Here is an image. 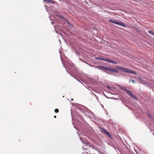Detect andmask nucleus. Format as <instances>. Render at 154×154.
Here are the masks:
<instances>
[{
	"label": "nucleus",
	"mask_w": 154,
	"mask_h": 154,
	"mask_svg": "<svg viewBox=\"0 0 154 154\" xmlns=\"http://www.w3.org/2000/svg\"><path fill=\"white\" fill-rule=\"evenodd\" d=\"M121 70L123 71L124 72L126 73H131L135 75H137V73L136 72L133 71L131 69H128L127 68H125L124 67H122Z\"/></svg>",
	"instance_id": "f257e3e1"
},
{
	"label": "nucleus",
	"mask_w": 154,
	"mask_h": 154,
	"mask_svg": "<svg viewBox=\"0 0 154 154\" xmlns=\"http://www.w3.org/2000/svg\"><path fill=\"white\" fill-rule=\"evenodd\" d=\"M109 21L112 23H114V24H117L118 25L121 26H124V27H125L126 26L125 25V24L124 23H121L120 22H119L118 21H116V20H113L110 19L109 20Z\"/></svg>",
	"instance_id": "f03ea898"
},
{
	"label": "nucleus",
	"mask_w": 154,
	"mask_h": 154,
	"mask_svg": "<svg viewBox=\"0 0 154 154\" xmlns=\"http://www.w3.org/2000/svg\"><path fill=\"white\" fill-rule=\"evenodd\" d=\"M103 60L104 61H107L109 63H112L114 64H117V63L116 61H113L112 60L108 59V58H106L105 59H103Z\"/></svg>",
	"instance_id": "7ed1b4c3"
},
{
	"label": "nucleus",
	"mask_w": 154,
	"mask_h": 154,
	"mask_svg": "<svg viewBox=\"0 0 154 154\" xmlns=\"http://www.w3.org/2000/svg\"><path fill=\"white\" fill-rule=\"evenodd\" d=\"M126 92L127 94L129 95L131 97L133 98H135V97L133 95L131 91L128 90Z\"/></svg>",
	"instance_id": "20e7f679"
},
{
	"label": "nucleus",
	"mask_w": 154,
	"mask_h": 154,
	"mask_svg": "<svg viewBox=\"0 0 154 154\" xmlns=\"http://www.w3.org/2000/svg\"><path fill=\"white\" fill-rule=\"evenodd\" d=\"M109 71H110L111 72H116V73H118V71L116 70V69L112 68H109Z\"/></svg>",
	"instance_id": "39448f33"
},
{
	"label": "nucleus",
	"mask_w": 154,
	"mask_h": 154,
	"mask_svg": "<svg viewBox=\"0 0 154 154\" xmlns=\"http://www.w3.org/2000/svg\"><path fill=\"white\" fill-rule=\"evenodd\" d=\"M44 1L46 2L47 3L53 4L54 3V2L52 0H44Z\"/></svg>",
	"instance_id": "423d86ee"
},
{
	"label": "nucleus",
	"mask_w": 154,
	"mask_h": 154,
	"mask_svg": "<svg viewBox=\"0 0 154 154\" xmlns=\"http://www.w3.org/2000/svg\"><path fill=\"white\" fill-rule=\"evenodd\" d=\"M100 67H101L102 69L107 70H109V68H108L107 67H106L104 66H100Z\"/></svg>",
	"instance_id": "0eeeda50"
},
{
	"label": "nucleus",
	"mask_w": 154,
	"mask_h": 154,
	"mask_svg": "<svg viewBox=\"0 0 154 154\" xmlns=\"http://www.w3.org/2000/svg\"><path fill=\"white\" fill-rule=\"evenodd\" d=\"M100 130L102 132H103L104 133L106 134V133L107 132V131L105 129L102 128H100Z\"/></svg>",
	"instance_id": "6e6552de"
},
{
	"label": "nucleus",
	"mask_w": 154,
	"mask_h": 154,
	"mask_svg": "<svg viewBox=\"0 0 154 154\" xmlns=\"http://www.w3.org/2000/svg\"><path fill=\"white\" fill-rule=\"evenodd\" d=\"M121 89L125 91H126V92L128 90L126 88V87H122L121 86L120 87Z\"/></svg>",
	"instance_id": "1a4fd4ad"
},
{
	"label": "nucleus",
	"mask_w": 154,
	"mask_h": 154,
	"mask_svg": "<svg viewBox=\"0 0 154 154\" xmlns=\"http://www.w3.org/2000/svg\"><path fill=\"white\" fill-rule=\"evenodd\" d=\"M148 33L150 34H151L152 35H153L154 36V32L152 31H148Z\"/></svg>",
	"instance_id": "9d476101"
},
{
	"label": "nucleus",
	"mask_w": 154,
	"mask_h": 154,
	"mask_svg": "<svg viewBox=\"0 0 154 154\" xmlns=\"http://www.w3.org/2000/svg\"><path fill=\"white\" fill-rule=\"evenodd\" d=\"M106 134H107V135H108V136L110 138H111L112 136H111V135L110 134L109 132L107 131V132L106 133Z\"/></svg>",
	"instance_id": "9b49d317"
},
{
	"label": "nucleus",
	"mask_w": 154,
	"mask_h": 154,
	"mask_svg": "<svg viewBox=\"0 0 154 154\" xmlns=\"http://www.w3.org/2000/svg\"><path fill=\"white\" fill-rule=\"evenodd\" d=\"M115 68L118 69H120L121 70L122 67H120L119 66H115Z\"/></svg>",
	"instance_id": "f8f14e48"
},
{
	"label": "nucleus",
	"mask_w": 154,
	"mask_h": 154,
	"mask_svg": "<svg viewBox=\"0 0 154 154\" xmlns=\"http://www.w3.org/2000/svg\"><path fill=\"white\" fill-rule=\"evenodd\" d=\"M54 112H55L56 113H58L59 112V110L58 109H56L55 110H54Z\"/></svg>",
	"instance_id": "ddd939ff"
},
{
	"label": "nucleus",
	"mask_w": 154,
	"mask_h": 154,
	"mask_svg": "<svg viewBox=\"0 0 154 154\" xmlns=\"http://www.w3.org/2000/svg\"><path fill=\"white\" fill-rule=\"evenodd\" d=\"M88 146L90 147H91L92 148H93V146L92 144H89Z\"/></svg>",
	"instance_id": "4468645a"
},
{
	"label": "nucleus",
	"mask_w": 154,
	"mask_h": 154,
	"mask_svg": "<svg viewBox=\"0 0 154 154\" xmlns=\"http://www.w3.org/2000/svg\"><path fill=\"white\" fill-rule=\"evenodd\" d=\"M85 138H83L82 139H81V140L82 141L83 143H84L85 142Z\"/></svg>",
	"instance_id": "2eb2a0df"
},
{
	"label": "nucleus",
	"mask_w": 154,
	"mask_h": 154,
	"mask_svg": "<svg viewBox=\"0 0 154 154\" xmlns=\"http://www.w3.org/2000/svg\"><path fill=\"white\" fill-rule=\"evenodd\" d=\"M130 81H132L133 83H135V82L134 80H133L130 79Z\"/></svg>",
	"instance_id": "dca6fc26"
},
{
	"label": "nucleus",
	"mask_w": 154,
	"mask_h": 154,
	"mask_svg": "<svg viewBox=\"0 0 154 154\" xmlns=\"http://www.w3.org/2000/svg\"><path fill=\"white\" fill-rule=\"evenodd\" d=\"M148 116H149V117L150 118H151L152 116H151V115L150 114H148Z\"/></svg>",
	"instance_id": "f3484780"
},
{
	"label": "nucleus",
	"mask_w": 154,
	"mask_h": 154,
	"mask_svg": "<svg viewBox=\"0 0 154 154\" xmlns=\"http://www.w3.org/2000/svg\"><path fill=\"white\" fill-rule=\"evenodd\" d=\"M107 88L108 89H109L110 88V87H109V86H108L107 87Z\"/></svg>",
	"instance_id": "a211bd4d"
},
{
	"label": "nucleus",
	"mask_w": 154,
	"mask_h": 154,
	"mask_svg": "<svg viewBox=\"0 0 154 154\" xmlns=\"http://www.w3.org/2000/svg\"><path fill=\"white\" fill-rule=\"evenodd\" d=\"M54 118H56V116H54Z\"/></svg>",
	"instance_id": "6ab92c4d"
},
{
	"label": "nucleus",
	"mask_w": 154,
	"mask_h": 154,
	"mask_svg": "<svg viewBox=\"0 0 154 154\" xmlns=\"http://www.w3.org/2000/svg\"><path fill=\"white\" fill-rule=\"evenodd\" d=\"M84 149H87H87H86V148H84Z\"/></svg>",
	"instance_id": "aec40b11"
},
{
	"label": "nucleus",
	"mask_w": 154,
	"mask_h": 154,
	"mask_svg": "<svg viewBox=\"0 0 154 154\" xmlns=\"http://www.w3.org/2000/svg\"><path fill=\"white\" fill-rule=\"evenodd\" d=\"M106 72V73H107L109 74V73L108 72Z\"/></svg>",
	"instance_id": "412c9836"
}]
</instances>
